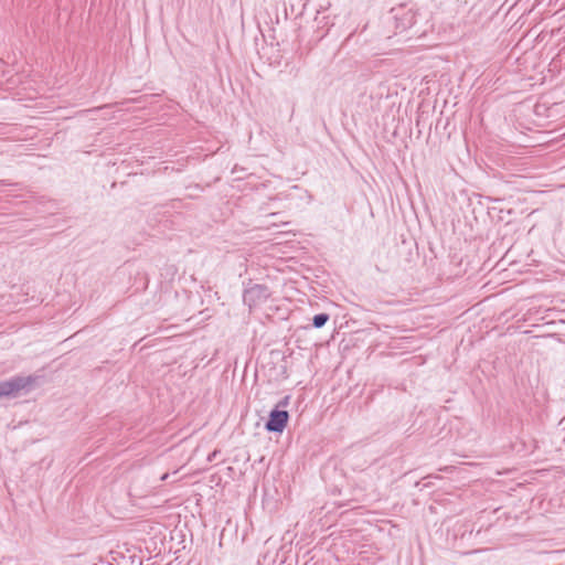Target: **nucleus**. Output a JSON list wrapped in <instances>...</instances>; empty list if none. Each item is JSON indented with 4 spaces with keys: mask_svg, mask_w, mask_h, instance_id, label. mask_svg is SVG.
<instances>
[{
    "mask_svg": "<svg viewBox=\"0 0 565 565\" xmlns=\"http://www.w3.org/2000/svg\"><path fill=\"white\" fill-rule=\"evenodd\" d=\"M35 379L33 376H14L0 382V397L11 396L22 390H29Z\"/></svg>",
    "mask_w": 565,
    "mask_h": 565,
    "instance_id": "nucleus-2",
    "label": "nucleus"
},
{
    "mask_svg": "<svg viewBox=\"0 0 565 565\" xmlns=\"http://www.w3.org/2000/svg\"><path fill=\"white\" fill-rule=\"evenodd\" d=\"M271 296L268 286L263 284H252L243 291V301L248 306L249 310L265 303Z\"/></svg>",
    "mask_w": 565,
    "mask_h": 565,
    "instance_id": "nucleus-1",
    "label": "nucleus"
},
{
    "mask_svg": "<svg viewBox=\"0 0 565 565\" xmlns=\"http://www.w3.org/2000/svg\"><path fill=\"white\" fill-rule=\"evenodd\" d=\"M289 404H290V396L286 395L276 404V406L274 408L286 409V407H288Z\"/></svg>",
    "mask_w": 565,
    "mask_h": 565,
    "instance_id": "nucleus-5",
    "label": "nucleus"
},
{
    "mask_svg": "<svg viewBox=\"0 0 565 565\" xmlns=\"http://www.w3.org/2000/svg\"><path fill=\"white\" fill-rule=\"evenodd\" d=\"M289 413L286 409L273 408L265 422L264 428L267 433L282 434L289 422Z\"/></svg>",
    "mask_w": 565,
    "mask_h": 565,
    "instance_id": "nucleus-3",
    "label": "nucleus"
},
{
    "mask_svg": "<svg viewBox=\"0 0 565 565\" xmlns=\"http://www.w3.org/2000/svg\"><path fill=\"white\" fill-rule=\"evenodd\" d=\"M523 444H524V450L526 451V454H533L539 448L537 441L535 439H532L530 441V445H526V443H523Z\"/></svg>",
    "mask_w": 565,
    "mask_h": 565,
    "instance_id": "nucleus-6",
    "label": "nucleus"
},
{
    "mask_svg": "<svg viewBox=\"0 0 565 565\" xmlns=\"http://www.w3.org/2000/svg\"><path fill=\"white\" fill-rule=\"evenodd\" d=\"M167 477H168V475H167V473H164V475L161 477V480H166V479H167Z\"/></svg>",
    "mask_w": 565,
    "mask_h": 565,
    "instance_id": "nucleus-7",
    "label": "nucleus"
},
{
    "mask_svg": "<svg viewBox=\"0 0 565 565\" xmlns=\"http://www.w3.org/2000/svg\"><path fill=\"white\" fill-rule=\"evenodd\" d=\"M330 315L327 312H320L312 317V327L316 329H320L326 326V323L329 321Z\"/></svg>",
    "mask_w": 565,
    "mask_h": 565,
    "instance_id": "nucleus-4",
    "label": "nucleus"
}]
</instances>
